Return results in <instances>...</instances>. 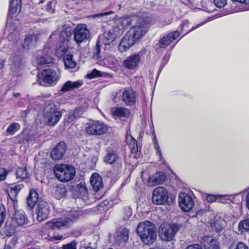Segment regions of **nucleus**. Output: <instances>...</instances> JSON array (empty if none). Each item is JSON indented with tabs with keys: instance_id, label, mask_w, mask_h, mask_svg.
I'll list each match as a JSON object with an SVG mask.
<instances>
[{
	"instance_id": "nucleus-1",
	"label": "nucleus",
	"mask_w": 249,
	"mask_h": 249,
	"mask_svg": "<svg viewBox=\"0 0 249 249\" xmlns=\"http://www.w3.org/2000/svg\"><path fill=\"white\" fill-rule=\"evenodd\" d=\"M71 27L67 25H64L60 29L54 31L50 38L55 39L58 38V41L63 45H60L56 51V55L58 57H62L65 68L71 69L75 67L76 61L73 59V55L69 53L68 42L72 35Z\"/></svg>"
},
{
	"instance_id": "nucleus-2",
	"label": "nucleus",
	"mask_w": 249,
	"mask_h": 249,
	"mask_svg": "<svg viewBox=\"0 0 249 249\" xmlns=\"http://www.w3.org/2000/svg\"><path fill=\"white\" fill-rule=\"evenodd\" d=\"M17 28H13V29L9 30V33L7 36L10 43L8 45V47H11L12 50L6 52L10 55L9 60L11 62V68L13 71H16L21 68L23 65L22 57L16 53V51L18 50L17 44L19 41L18 34L17 32ZM4 52L6 51L4 50Z\"/></svg>"
},
{
	"instance_id": "nucleus-3",
	"label": "nucleus",
	"mask_w": 249,
	"mask_h": 249,
	"mask_svg": "<svg viewBox=\"0 0 249 249\" xmlns=\"http://www.w3.org/2000/svg\"><path fill=\"white\" fill-rule=\"evenodd\" d=\"M136 232L142 241L146 245H151L157 238V231L154 225L149 221L142 222L139 224Z\"/></svg>"
},
{
	"instance_id": "nucleus-4",
	"label": "nucleus",
	"mask_w": 249,
	"mask_h": 249,
	"mask_svg": "<svg viewBox=\"0 0 249 249\" xmlns=\"http://www.w3.org/2000/svg\"><path fill=\"white\" fill-rule=\"evenodd\" d=\"M136 24L127 32L137 41H139L148 31L151 19L147 16L139 17Z\"/></svg>"
},
{
	"instance_id": "nucleus-5",
	"label": "nucleus",
	"mask_w": 249,
	"mask_h": 249,
	"mask_svg": "<svg viewBox=\"0 0 249 249\" xmlns=\"http://www.w3.org/2000/svg\"><path fill=\"white\" fill-rule=\"evenodd\" d=\"M75 214L71 213L63 217L53 218L46 224V228L49 229H68L77 220Z\"/></svg>"
},
{
	"instance_id": "nucleus-6",
	"label": "nucleus",
	"mask_w": 249,
	"mask_h": 249,
	"mask_svg": "<svg viewBox=\"0 0 249 249\" xmlns=\"http://www.w3.org/2000/svg\"><path fill=\"white\" fill-rule=\"evenodd\" d=\"M62 117L61 111L53 104H49L44 108L43 121L49 126H53L59 121Z\"/></svg>"
},
{
	"instance_id": "nucleus-7",
	"label": "nucleus",
	"mask_w": 249,
	"mask_h": 249,
	"mask_svg": "<svg viewBox=\"0 0 249 249\" xmlns=\"http://www.w3.org/2000/svg\"><path fill=\"white\" fill-rule=\"evenodd\" d=\"M55 177L62 182H68L72 179L75 175L73 167L67 164L56 165L54 168Z\"/></svg>"
},
{
	"instance_id": "nucleus-8",
	"label": "nucleus",
	"mask_w": 249,
	"mask_h": 249,
	"mask_svg": "<svg viewBox=\"0 0 249 249\" xmlns=\"http://www.w3.org/2000/svg\"><path fill=\"white\" fill-rule=\"evenodd\" d=\"M179 229L178 226L175 224H164L160 229V236L163 241H172Z\"/></svg>"
},
{
	"instance_id": "nucleus-9",
	"label": "nucleus",
	"mask_w": 249,
	"mask_h": 249,
	"mask_svg": "<svg viewBox=\"0 0 249 249\" xmlns=\"http://www.w3.org/2000/svg\"><path fill=\"white\" fill-rule=\"evenodd\" d=\"M73 35L74 39L78 44L86 41L90 37L89 31L85 24H78L73 30Z\"/></svg>"
},
{
	"instance_id": "nucleus-10",
	"label": "nucleus",
	"mask_w": 249,
	"mask_h": 249,
	"mask_svg": "<svg viewBox=\"0 0 249 249\" xmlns=\"http://www.w3.org/2000/svg\"><path fill=\"white\" fill-rule=\"evenodd\" d=\"M107 130V125L100 121L89 124L85 128L87 133L91 135H101L105 134Z\"/></svg>"
},
{
	"instance_id": "nucleus-11",
	"label": "nucleus",
	"mask_w": 249,
	"mask_h": 249,
	"mask_svg": "<svg viewBox=\"0 0 249 249\" xmlns=\"http://www.w3.org/2000/svg\"><path fill=\"white\" fill-rule=\"evenodd\" d=\"M74 196L82 199L86 204L89 205L94 200V198L89 196L85 182H81L74 187Z\"/></svg>"
},
{
	"instance_id": "nucleus-12",
	"label": "nucleus",
	"mask_w": 249,
	"mask_h": 249,
	"mask_svg": "<svg viewBox=\"0 0 249 249\" xmlns=\"http://www.w3.org/2000/svg\"><path fill=\"white\" fill-rule=\"evenodd\" d=\"M168 191L162 187H158L153 192L152 200L156 205H164L167 203Z\"/></svg>"
},
{
	"instance_id": "nucleus-13",
	"label": "nucleus",
	"mask_w": 249,
	"mask_h": 249,
	"mask_svg": "<svg viewBox=\"0 0 249 249\" xmlns=\"http://www.w3.org/2000/svg\"><path fill=\"white\" fill-rule=\"evenodd\" d=\"M42 75L44 82L50 86H54L59 80L60 73L58 71L48 69L42 71Z\"/></svg>"
},
{
	"instance_id": "nucleus-14",
	"label": "nucleus",
	"mask_w": 249,
	"mask_h": 249,
	"mask_svg": "<svg viewBox=\"0 0 249 249\" xmlns=\"http://www.w3.org/2000/svg\"><path fill=\"white\" fill-rule=\"evenodd\" d=\"M179 205L181 210L188 212L194 206V201L191 196L185 193H181L179 195Z\"/></svg>"
},
{
	"instance_id": "nucleus-15",
	"label": "nucleus",
	"mask_w": 249,
	"mask_h": 249,
	"mask_svg": "<svg viewBox=\"0 0 249 249\" xmlns=\"http://www.w3.org/2000/svg\"><path fill=\"white\" fill-rule=\"evenodd\" d=\"M29 220L24 211L22 210H16L12 217V223L15 227L26 225Z\"/></svg>"
},
{
	"instance_id": "nucleus-16",
	"label": "nucleus",
	"mask_w": 249,
	"mask_h": 249,
	"mask_svg": "<svg viewBox=\"0 0 249 249\" xmlns=\"http://www.w3.org/2000/svg\"><path fill=\"white\" fill-rule=\"evenodd\" d=\"M49 213L48 203L44 201H39L36 210L37 220L39 222L44 220L48 218Z\"/></svg>"
},
{
	"instance_id": "nucleus-17",
	"label": "nucleus",
	"mask_w": 249,
	"mask_h": 249,
	"mask_svg": "<svg viewBox=\"0 0 249 249\" xmlns=\"http://www.w3.org/2000/svg\"><path fill=\"white\" fill-rule=\"evenodd\" d=\"M118 29L117 28H114L106 31L103 35L99 36L98 40L101 41L102 44H104L105 46L110 45L116 37L117 35L115 31Z\"/></svg>"
},
{
	"instance_id": "nucleus-18",
	"label": "nucleus",
	"mask_w": 249,
	"mask_h": 249,
	"mask_svg": "<svg viewBox=\"0 0 249 249\" xmlns=\"http://www.w3.org/2000/svg\"><path fill=\"white\" fill-rule=\"evenodd\" d=\"M67 145L64 142H60L52 150L51 152V157L54 160H59L61 159L66 150Z\"/></svg>"
},
{
	"instance_id": "nucleus-19",
	"label": "nucleus",
	"mask_w": 249,
	"mask_h": 249,
	"mask_svg": "<svg viewBox=\"0 0 249 249\" xmlns=\"http://www.w3.org/2000/svg\"><path fill=\"white\" fill-rule=\"evenodd\" d=\"M180 33L178 31H173L166 36H164L159 41V47L165 48L170 45L171 42L175 40L178 36Z\"/></svg>"
},
{
	"instance_id": "nucleus-20",
	"label": "nucleus",
	"mask_w": 249,
	"mask_h": 249,
	"mask_svg": "<svg viewBox=\"0 0 249 249\" xmlns=\"http://www.w3.org/2000/svg\"><path fill=\"white\" fill-rule=\"evenodd\" d=\"M141 60V56L138 53L133 54L124 60L123 64L125 68L130 70L134 69L137 67Z\"/></svg>"
},
{
	"instance_id": "nucleus-21",
	"label": "nucleus",
	"mask_w": 249,
	"mask_h": 249,
	"mask_svg": "<svg viewBox=\"0 0 249 249\" xmlns=\"http://www.w3.org/2000/svg\"><path fill=\"white\" fill-rule=\"evenodd\" d=\"M122 99L126 105H132L136 102V94L131 89H125L122 94Z\"/></svg>"
},
{
	"instance_id": "nucleus-22",
	"label": "nucleus",
	"mask_w": 249,
	"mask_h": 249,
	"mask_svg": "<svg viewBox=\"0 0 249 249\" xmlns=\"http://www.w3.org/2000/svg\"><path fill=\"white\" fill-rule=\"evenodd\" d=\"M201 243L205 249H220L219 242L212 237H204L201 240Z\"/></svg>"
},
{
	"instance_id": "nucleus-23",
	"label": "nucleus",
	"mask_w": 249,
	"mask_h": 249,
	"mask_svg": "<svg viewBox=\"0 0 249 249\" xmlns=\"http://www.w3.org/2000/svg\"><path fill=\"white\" fill-rule=\"evenodd\" d=\"M83 84V81L80 80L76 81H67L63 85L60 91L67 92L80 88Z\"/></svg>"
},
{
	"instance_id": "nucleus-24",
	"label": "nucleus",
	"mask_w": 249,
	"mask_h": 249,
	"mask_svg": "<svg viewBox=\"0 0 249 249\" xmlns=\"http://www.w3.org/2000/svg\"><path fill=\"white\" fill-rule=\"evenodd\" d=\"M128 238L129 231L125 228H123L118 231L114 237L116 243L118 244L125 243L128 240Z\"/></svg>"
},
{
	"instance_id": "nucleus-25",
	"label": "nucleus",
	"mask_w": 249,
	"mask_h": 249,
	"mask_svg": "<svg viewBox=\"0 0 249 249\" xmlns=\"http://www.w3.org/2000/svg\"><path fill=\"white\" fill-rule=\"evenodd\" d=\"M111 112L114 118H127L130 115L129 110L122 107H114L111 108Z\"/></svg>"
},
{
	"instance_id": "nucleus-26",
	"label": "nucleus",
	"mask_w": 249,
	"mask_h": 249,
	"mask_svg": "<svg viewBox=\"0 0 249 249\" xmlns=\"http://www.w3.org/2000/svg\"><path fill=\"white\" fill-rule=\"evenodd\" d=\"M24 185L22 183L18 184H12L9 188L8 196L11 200L13 202L14 206L17 203V196L20 191L23 188Z\"/></svg>"
},
{
	"instance_id": "nucleus-27",
	"label": "nucleus",
	"mask_w": 249,
	"mask_h": 249,
	"mask_svg": "<svg viewBox=\"0 0 249 249\" xmlns=\"http://www.w3.org/2000/svg\"><path fill=\"white\" fill-rule=\"evenodd\" d=\"M90 182L95 192H98L103 187L102 178L98 173H95L92 175Z\"/></svg>"
},
{
	"instance_id": "nucleus-28",
	"label": "nucleus",
	"mask_w": 249,
	"mask_h": 249,
	"mask_svg": "<svg viewBox=\"0 0 249 249\" xmlns=\"http://www.w3.org/2000/svg\"><path fill=\"white\" fill-rule=\"evenodd\" d=\"M166 178V175L163 173H157L149 177L148 183L150 186H154L161 183Z\"/></svg>"
},
{
	"instance_id": "nucleus-29",
	"label": "nucleus",
	"mask_w": 249,
	"mask_h": 249,
	"mask_svg": "<svg viewBox=\"0 0 249 249\" xmlns=\"http://www.w3.org/2000/svg\"><path fill=\"white\" fill-rule=\"evenodd\" d=\"M38 137V134L30 132H22L19 136V138L21 139L20 142L24 143L25 142H31L34 141Z\"/></svg>"
},
{
	"instance_id": "nucleus-30",
	"label": "nucleus",
	"mask_w": 249,
	"mask_h": 249,
	"mask_svg": "<svg viewBox=\"0 0 249 249\" xmlns=\"http://www.w3.org/2000/svg\"><path fill=\"white\" fill-rule=\"evenodd\" d=\"M38 194L34 189L30 191L29 195L27 198V204L28 207L32 209L38 200Z\"/></svg>"
},
{
	"instance_id": "nucleus-31",
	"label": "nucleus",
	"mask_w": 249,
	"mask_h": 249,
	"mask_svg": "<svg viewBox=\"0 0 249 249\" xmlns=\"http://www.w3.org/2000/svg\"><path fill=\"white\" fill-rule=\"evenodd\" d=\"M120 158L114 151L108 152L104 158V161L107 164H113L118 161Z\"/></svg>"
},
{
	"instance_id": "nucleus-32",
	"label": "nucleus",
	"mask_w": 249,
	"mask_h": 249,
	"mask_svg": "<svg viewBox=\"0 0 249 249\" xmlns=\"http://www.w3.org/2000/svg\"><path fill=\"white\" fill-rule=\"evenodd\" d=\"M66 194V189L63 184L57 185L53 188V194L58 199L65 196Z\"/></svg>"
},
{
	"instance_id": "nucleus-33",
	"label": "nucleus",
	"mask_w": 249,
	"mask_h": 249,
	"mask_svg": "<svg viewBox=\"0 0 249 249\" xmlns=\"http://www.w3.org/2000/svg\"><path fill=\"white\" fill-rule=\"evenodd\" d=\"M138 17L139 16H133L132 17H128L122 18L119 20V24L120 25L119 28L120 29L121 28L122 29H123L124 28L129 26L133 22H135Z\"/></svg>"
},
{
	"instance_id": "nucleus-34",
	"label": "nucleus",
	"mask_w": 249,
	"mask_h": 249,
	"mask_svg": "<svg viewBox=\"0 0 249 249\" xmlns=\"http://www.w3.org/2000/svg\"><path fill=\"white\" fill-rule=\"evenodd\" d=\"M37 41V37L34 35H30L25 37L22 44V47L25 50H29Z\"/></svg>"
},
{
	"instance_id": "nucleus-35",
	"label": "nucleus",
	"mask_w": 249,
	"mask_h": 249,
	"mask_svg": "<svg viewBox=\"0 0 249 249\" xmlns=\"http://www.w3.org/2000/svg\"><path fill=\"white\" fill-rule=\"evenodd\" d=\"M229 196L227 195H214L208 194L206 196V199L208 202L213 203L218 201L220 202L224 203Z\"/></svg>"
},
{
	"instance_id": "nucleus-36",
	"label": "nucleus",
	"mask_w": 249,
	"mask_h": 249,
	"mask_svg": "<svg viewBox=\"0 0 249 249\" xmlns=\"http://www.w3.org/2000/svg\"><path fill=\"white\" fill-rule=\"evenodd\" d=\"M238 230L241 233L249 231V218L244 219L239 223Z\"/></svg>"
},
{
	"instance_id": "nucleus-37",
	"label": "nucleus",
	"mask_w": 249,
	"mask_h": 249,
	"mask_svg": "<svg viewBox=\"0 0 249 249\" xmlns=\"http://www.w3.org/2000/svg\"><path fill=\"white\" fill-rule=\"evenodd\" d=\"M20 9V0H11L9 15L11 13L19 12Z\"/></svg>"
},
{
	"instance_id": "nucleus-38",
	"label": "nucleus",
	"mask_w": 249,
	"mask_h": 249,
	"mask_svg": "<svg viewBox=\"0 0 249 249\" xmlns=\"http://www.w3.org/2000/svg\"><path fill=\"white\" fill-rule=\"evenodd\" d=\"M17 178L25 179L29 177V173L26 167H18L16 171Z\"/></svg>"
},
{
	"instance_id": "nucleus-39",
	"label": "nucleus",
	"mask_w": 249,
	"mask_h": 249,
	"mask_svg": "<svg viewBox=\"0 0 249 249\" xmlns=\"http://www.w3.org/2000/svg\"><path fill=\"white\" fill-rule=\"evenodd\" d=\"M53 61L52 58L49 55L42 56L40 57H36V64L42 65L46 64L51 63Z\"/></svg>"
},
{
	"instance_id": "nucleus-40",
	"label": "nucleus",
	"mask_w": 249,
	"mask_h": 249,
	"mask_svg": "<svg viewBox=\"0 0 249 249\" xmlns=\"http://www.w3.org/2000/svg\"><path fill=\"white\" fill-rule=\"evenodd\" d=\"M78 109H75L74 110L70 112L65 116V120L68 123L72 122L75 119L79 117L78 115Z\"/></svg>"
},
{
	"instance_id": "nucleus-41",
	"label": "nucleus",
	"mask_w": 249,
	"mask_h": 249,
	"mask_svg": "<svg viewBox=\"0 0 249 249\" xmlns=\"http://www.w3.org/2000/svg\"><path fill=\"white\" fill-rule=\"evenodd\" d=\"M127 141L128 143L129 148L131 149V152H137L138 151V147L136 140L131 136L130 137V139L127 138Z\"/></svg>"
},
{
	"instance_id": "nucleus-42",
	"label": "nucleus",
	"mask_w": 249,
	"mask_h": 249,
	"mask_svg": "<svg viewBox=\"0 0 249 249\" xmlns=\"http://www.w3.org/2000/svg\"><path fill=\"white\" fill-rule=\"evenodd\" d=\"M103 75L104 72L94 69L89 71L86 76L88 78L91 79L98 77H102Z\"/></svg>"
},
{
	"instance_id": "nucleus-43",
	"label": "nucleus",
	"mask_w": 249,
	"mask_h": 249,
	"mask_svg": "<svg viewBox=\"0 0 249 249\" xmlns=\"http://www.w3.org/2000/svg\"><path fill=\"white\" fill-rule=\"evenodd\" d=\"M3 233L7 236H11L15 232V229L13 226L10 224L5 223L4 227L2 229Z\"/></svg>"
},
{
	"instance_id": "nucleus-44",
	"label": "nucleus",
	"mask_w": 249,
	"mask_h": 249,
	"mask_svg": "<svg viewBox=\"0 0 249 249\" xmlns=\"http://www.w3.org/2000/svg\"><path fill=\"white\" fill-rule=\"evenodd\" d=\"M20 125L16 122L12 123L10 124L6 129V132L11 135H13L16 131L19 129Z\"/></svg>"
},
{
	"instance_id": "nucleus-45",
	"label": "nucleus",
	"mask_w": 249,
	"mask_h": 249,
	"mask_svg": "<svg viewBox=\"0 0 249 249\" xmlns=\"http://www.w3.org/2000/svg\"><path fill=\"white\" fill-rule=\"evenodd\" d=\"M125 40L122 39L118 46V49L121 52L126 51L132 46L129 43H127Z\"/></svg>"
},
{
	"instance_id": "nucleus-46",
	"label": "nucleus",
	"mask_w": 249,
	"mask_h": 249,
	"mask_svg": "<svg viewBox=\"0 0 249 249\" xmlns=\"http://www.w3.org/2000/svg\"><path fill=\"white\" fill-rule=\"evenodd\" d=\"M103 44H102V42L100 41L99 40H98L96 42V46L94 48V56L96 57L97 59L101 58L100 56L101 48Z\"/></svg>"
},
{
	"instance_id": "nucleus-47",
	"label": "nucleus",
	"mask_w": 249,
	"mask_h": 249,
	"mask_svg": "<svg viewBox=\"0 0 249 249\" xmlns=\"http://www.w3.org/2000/svg\"><path fill=\"white\" fill-rule=\"evenodd\" d=\"M6 217V210L4 206L1 204L0 205V227L5 221Z\"/></svg>"
},
{
	"instance_id": "nucleus-48",
	"label": "nucleus",
	"mask_w": 249,
	"mask_h": 249,
	"mask_svg": "<svg viewBox=\"0 0 249 249\" xmlns=\"http://www.w3.org/2000/svg\"><path fill=\"white\" fill-rule=\"evenodd\" d=\"M153 142H154V148L156 150L157 154L158 156H159V158L160 159H162L163 158V157L162 155V152L160 149V145L158 143L157 139H156L155 136L153 138Z\"/></svg>"
},
{
	"instance_id": "nucleus-49",
	"label": "nucleus",
	"mask_w": 249,
	"mask_h": 249,
	"mask_svg": "<svg viewBox=\"0 0 249 249\" xmlns=\"http://www.w3.org/2000/svg\"><path fill=\"white\" fill-rule=\"evenodd\" d=\"M55 5V1H51L49 2L46 7V10L50 14H53L54 13V6Z\"/></svg>"
},
{
	"instance_id": "nucleus-50",
	"label": "nucleus",
	"mask_w": 249,
	"mask_h": 249,
	"mask_svg": "<svg viewBox=\"0 0 249 249\" xmlns=\"http://www.w3.org/2000/svg\"><path fill=\"white\" fill-rule=\"evenodd\" d=\"M77 242L73 240L71 242L63 245L62 249H77Z\"/></svg>"
},
{
	"instance_id": "nucleus-51",
	"label": "nucleus",
	"mask_w": 249,
	"mask_h": 249,
	"mask_svg": "<svg viewBox=\"0 0 249 249\" xmlns=\"http://www.w3.org/2000/svg\"><path fill=\"white\" fill-rule=\"evenodd\" d=\"M123 40H126L127 43L133 45L137 41L127 32L122 38Z\"/></svg>"
},
{
	"instance_id": "nucleus-52",
	"label": "nucleus",
	"mask_w": 249,
	"mask_h": 249,
	"mask_svg": "<svg viewBox=\"0 0 249 249\" xmlns=\"http://www.w3.org/2000/svg\"><path fill=\"white\" fill-rule=\"evenodd\" d=\"M8 171L5 168H0V181L5 180L8 174Z\"/></svg>"
},
{
	"instance_id": "nucleus-53",
	"label": "nucleus",
	"mask_w": 249,
	"mask_h": 249,
	"mask_svg": "<svg viewBox=\"0 0 249 249\" xmlns=\"http://www.w3.org/2000/svg\"><path fill=\"white\" fill-rule=\"evenodd\" d=\"M214 4L217 7H223L227 3V0H213Z\"/></svg>"
},
{
	"instance_id": "nucleus-54",
	"label": "nucleus",
	"mask_w": 249,
	"mask_h": 249,
	"mask_svg": "<svg viewBox=\"0 0 249 249\" xmlns=\"http://www.w3.org/2000/svg\"><path fill=\"white\" fill-rule=\"evenodd\" d=\"M90 245V243L86 240H83L80 242L81 249H87L89 248H91Z\"/></svg>"
},
{
	"instance_id": "nucleus-55",
	"label": "nucleus",
	"mask_w": 249,
	"mask_h": 249,
	"mask_svg": "<svg viewBox=\"0 0 249 249\" xmlns=\"http://www.w3.org/2000/svg\"><path fill=\"white\" fill-rule=\"evenodd\" d=\"M233 249H249V247L244 243L239 242Z\"/></svg>"
},
{
	"instance_id": "nucleus-56",
	"label": "nucleus",
	"mask_w": 249,
	"mask_h": 249,
	"mask_svg": "<svg viewBox=\"0 0 249 249\" xmlns=\"http://www.w3.org/2000/svg\"><path fill=\"white\" fill-rule=\"evenodd\" d=\"M186 249H203V248L198 244H194L188 246Z\"/></svg>"
},
{
	"instance_id": "nucleus-57",
	"label": "nucleus",
	"mask_w": 249,
	"mask_h": 249,
	"mask_svg": "<svg viewBox=\"0 0 249 249\" xmlns=\"http://www.w3.org/2000/svg\"><path fill=\"white\" fill-rule=\"evenodd\" d=\"M21 4V3L20 2V5ZM9 9H10V7H9ZM20 10H21V9H20ZM9 11H10V10H9ZM20 11H19V12H14L13 13H11V14H10V16L9 15V11H8V18H7V22H8V24H9V22H10V20H11V22H12V19L13 18L15 17V15H16L17 14H18L19 12H20Z\"/></svg>"
},
{
	"instance_id": "nucleus-58",
	"label": "nucleus",
	"mask_w": 249,
	"mask_h": 249,
	"mask_svg": "<svg viewBox=\"0 0 249 249\" xmlns=\"http://www.w3.org/2000/svg\"><path fill=\"white\" fill-rule=\"evenodd\" d=\"M18 241V237L16 236H14L10 240V244H5V245H9L11 247V249H12V246H15Z\"/></svg>"
},
{
	"instance_id": "nucleus-59",
	"label": "nucleus",
	"mask_w": 249,
	"mask_h": 249,
	"mask_svg": "<svg viewBox=\"0 0 249 249\" xmlns=\"http://www.w3.org/2000/svg\"><path fill=\"white\" fill-rule=\"evenodd\" d=\"M112 13H113V12L112 11H110L107 12H103V13H99L98 14L94 15V17H102V16H107V15L111 14Z\"/></svg>"
},
{
	"instance_id": "nucleus-60",
	"label": "nucleus",
	"mask_w": 249,
	"mask_h": 249,
	"mask_svg": "<svg viewBox=\"0 0 249 249\" xmlns=\"http://www.w3.org/2000/svg\"><path fill=\"white\" fill-rule=\"evenodd\" d=\"M233 2H237L241 4L247 5L249 3V0H231Z\"/></svg>"
},
{
	"instance_id": "nucleus-61",
	"label": "nucleus",
	"mask_w": 249,
	"mask_h": 249,
	"mask_svg": "<svg viewBox=\"0 0 249 249\" xmlns=\"http://www.w3.org/2000/svg\"><path fill=\"white\" fill-rule=\"evenodd\" d=\"M246 206L248 209L249 210V192L247 193L246 196Z\"/></svg>"
},
{
	"instance_id": "nucleus-62",
	"label": "nucleus",
	"mask_w": 249,
	"mask_h": 249,
	"mask_svg": "<svg viewBox=\"0 0 249 249\" xmlns=\"http://www.w3.org/2000/svg\"><path fill=\"white\" fill-rule=\"evenodd\" d=\"M189 21L187 20L185 21L182 22V23L180 24V26L181 29H182L184 27L187 26H188Z\"/></svg>"
},
{
	"instance_id": "nucleus-63",
	"label": "nucleus",
	"mask_w": 249,
	"mask_h": 249,
	"mask_svg": "<svg viewBox=\"0 0 249 249\" xmlns=\"http://www.w3.org/2000/svg\"><path fill=\"white\" fill-rule=\"evenodd\" d=\"M5 61L4 59H0V70L2 69L5 64Z\"/></svg>"
},
{
	"instance_id": "nucleus-64",
	"label": "nucleus",
	"mask_w": 249,
	"mask_h": 249,
	"mask_svg": "<svg viewBox=\"0 0 249 249\" xmlns=\"http://www.w3.org/2000/svg\"><path fill=\"white\" fill-rule=\"evenodd\" d=\"M54 238L56 240H63L65 239V237L63 235H57L54 237Z\"/></svg>"
}]
</instances>
